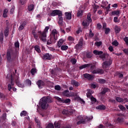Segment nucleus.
Here are the masks:
<instances>
[{"mask_svg": "<svg viewBox=\"0 0 128 128\" xmlns=\"http://www.w3.org/2000/svg\"><path fill=\"white\" fill-rule=\"evenodd\" d=\"M48 102H52L50 97H44L40 100L39 104L43 110H46V108H48Z\"/></svg>", "mask_w": 128, "mask_h": 128, "instance_id": "nucleus-1", "label": "nucleus"}, {"mask_svg": "<svg viewBox=\"0 0 128 128\" xmlns=\"http://www.w3.org/2000/svg\"><path fill=\"white\" fill-rule=\"evenodd\" d=\"M48 30H50V27L48 26H46L44 31H39L38 32V36L41 40L42 42H46V34L48 32Z\"/></svg>", "mask_w": 128, "mask_h": 128, "instance_id": "nucleus-2", "label": "nucleus"}, {"mask_svg": "<svg viewBox=\"0 0 128 128\" xmlns=\"http://www.w3.org/2000/svg\"><path fill=\"white\" fill-rule=\"evenodd\" d=\"M6 78L10 81V84H8V90L10 92L14 84V75L12 74V72L8 74Z\"/></svg>", "mask_w": 128, "mask_h": 128, "instance_id": "nucleus-3", "label": "nucleus"}, {"mask_svg": "<svg viewBox=\"0 0 128 128\" xmlns=\"http://www.w3.org/2000/svg\"><path fill=\"white\" fill-rule=\"evenodd\" d=\"M92 116L90 118H88L86 116L82 117V116H79L77 118V120H79L77 122V124H84L86 122H88V120H92Z\"/></svg>", "mask_w": 128, "mask_h": 128, "instance_id": "nucleus-4", "label": "nucleus"}, {"mask_svg": "<svg viewBox=\"0 0 128 128\" xmlns=\"http://www.w3.org/2000/svg\"><path fill=\"white\" fill-rule=\"evenodd\" d=\"M92 15L90 14H88L87 16V20H84L82 22V25L83 26L84 28H88L90 26V22H92V20L90 18Z\"/></svg>", "mask_w": 128, "mask_h": 128, "instance_id": "nucleus-5", "label": "nucleus"}, {"mask_svg": "<svg viewBox=\"0 0 128 128\" xmlns=\"http://www.w3.org/2000/svg\"><path fill=\"white\" fill-rule=\"evenodd\" d=\"M12 73L13 76H14V80L16 82V85L19 86V88H24V84L20 83V82L18 81V76L16 75V74L14 72H12Z\"/></svg>", "mask_w": 128, "mask_h": 128, "instance_id": "nucleus-6", "label": "nucleus"}, {"mask_svg": "<svg viewBox=\"0 0 128 128\" xmlns=\"http://www.w3.org/2000/svg\"><path fill=\"white\" fill-rule=\"evenodd\" d=\"M93 52L94 54H96V56H100V58H102V60H106V55L104 54H102L104 52H102V51L94 50Z\"/></svg>", "mask_w": 128, "mask_h": 128, "instance_id": "nucleus-7", "label": "nucleus"}, {"mask_svg": "<svg viewBox=\"0 0 128 128\" xmlns=\"http://www.w3.org/2000/svg\"><path fill=\"white\" fill-rule=\"evenodd\" d=\"M14 56H16V55L14 54L12 52V51H8L7 52V60L10 62V60H14Z\"/></svg>", "mask_w": 128, "mask_h": 128, "instance_id": "nucleus-8", "label": "nucleus"}, {"mask_svg": "<svg viewBox=\"0 0 128 128\" xmlns=\"http://www.w3.org/2000/svg\"><path fill=\"white\" fill-rule=\"evenodd\" d=\"M82 46H84V39L82 38H81L80 39L78 44L75 46V48L76 50H80L82 48Z\"/></svg>", "mask_w": 128, "mask_h": 128, "instance_id": "nucleus-9", "label": "nucleus"}, {"mask_svg": "<svg viewBox=\"0 0 128 128\" xmlns=\"http://www.w3.org/2000/svg\"><path fill=\"white\" fill-rule=\"evenodd\" d=\"M56 40L58 38L50 36V38L47 41V44H52L56 42Z\"/></svg>", "mask_w": 128, "mask_h": 128, "instance_id": "nucleus-10", "label": "nucleus"}, {"mask_svg": "<svg viewBox=\"0 0 128 128\" xmlns=\"http://www.w3.org/2000/svg\"><path fill=\"white\" fill-rule=\"evenodd\" d=\"M52 16H62V12L60 10H54L50 14Z\"/></svg>", "mask_w": 128, "mask_h": 128, "instance_id": "nucleus-11", "label": "nucleus"}, {"mask_svg": "<svg viewBox=\"0 0 128 128\" xmlns=\"http://www.w3.org/2000/svg\"><path fill=\"white\" fill-rule=\"evenodd\" d=\"M58 18H59V21L58 23L60 26V28L62 30V28H66V24L62 23L64 22V18H62V16H58Z\"/></svg>", "mask_w": 128, "mask_h": 128, "instance_id": "nucleus-12", "label": "nucleus"}, {"mask_svg": "<svg viewBox=\"0 0 128 128\" xmlns=\"http://www.w3.org/2000/svg\"><path fill=\"white\" fill-rule=\"evenodd\" d=\"M112 60H109L105 61L103 62L102 64V66L103 68H108L110 64H112Z\"/></svg>", "mask_w": 128, "mask_h": 128, "instance_id": "nucleus-13", "label": "nucleus"}, {"mask_svg": "<svg viewBox=\"0 0 128 128\" xmlns=\"http://www.w3.org/2000/svg\"><path fill=\"white\" fill-rule=\"evenodd\" d=\"M56 100H57L59 102H63L65 104H69V102H70V99H66V100H64L60 98L59 97L56 96L55 97Z\"/></svg>", "mask_w": 128, "mask_h": 128, "instance_id": "nucleus-14", "label": "nucleus"}, {"mask_svg": "<svg viewBox=\"0 0 128 128\" xmlns=\"http://www.w3.org/2000/svg\"><path fill=\"white\" fill-rule=\"evenodd\" d=\"M74 110H64L62 112V114H66V116H68V114H74Z\"/></svg>", "mask_w": 128, "mask_h": 128, "instance_id": "nucleus-15", "label": "nucleus"}, {"mask_svg": "<svg viewBox=\"0 0 128 128\" xmlns=\"http://www.w3.org/2000/svg\"><path fill=\"white\" fill-rule=\"evenodd\" d=\"M51 36H54L58 38V32L56 30H53L51 34H50Z\"/></svg>", "mask_w": 128, "mask_h": 128, "instance_id": "nucleus-16", "label": "nucleus"}, {"mask_svg": "<svg viewBox=\"0 0 128 128\" xmlns=\"http://www.w3.org/2000/svg\"><path fill=\"white\" fill-rule=\"evenodd\" d=\"M92 74H104V70L102 69L98 68L92 71Z\"/></svg>", "mask_w": 128, "mask_h": 128, "instance_id": "nucleus-17", "label": "nucleus"}, {"mask_svg": "<svg viewBox=\"0 0 128 128\" xmlns=\"http://www.w3.org/2000/svg\"><path fill=\"white\" fill-rule=\"evenodd\" d=\"M36 84L39 88H42V86H44V82L42 80H38Z\"/></svg>", "mask_w": 128, "mask_h": 128, "instance_id": "nucleus-18", "label": "nucleus"}, {"mask_svg": "<svg viewBox=\"0 0 128 128\" xmlns=\"http://www.w3.org/2000/svg\"><path fill=\"white\" fill-rule=\"evenodd\" d=\"M84 78H87L88 80H92V76L86 73V74H84Z\"/></svg>", "mask_w": 128, "mask_h": 128, "instance_id": "nucleus-19", "label": "nucleus"}, {"mask_svg": "<svg viewBox=\"0 0 128 128\" xmlns=\"http://www.w3.org/2000/svg\"><path fill=\"white\" fill-rule=\"evenodd\" d=\"M120 10H116L112 12V16H120Z\"/></svg>", "mask_w": 128, "mask_h": 128, "instance_id": "nucleus-20", "label": "nucleus"}, {"mask_svg": "<svg viewBox=\"0 0 128 128\" xmlns=\"http://www.w3.org/2000/svg\"><path fill=\"white\" fill-rule=\"evenodd\" d=\"M26 22H23L20 24V26H19L18 30H22L24 28V26H26Z\"/></svg>", "mask_w": 128, "mask_h": 128, "instance_id": "nucleus-21", "label": "nucleus"}, {"mask_svg": "<svg viewBox=\"0 0 128 128\" xmlns=\"http://www.w3.org/2000/svg\"><path fill=\"white\" fill-rule=\"evenodd\" d=\"M64 42V40L62 39H60L58 42V48H60L61 46H62V44Z\"/></svg>", "mask_w": 128, "mask_h": 128, "instance_id": "nucleus-22", "label": "nucleus"}, {"mask_svg": "<svg viewBox=\"0 0 128 128\" xmlns=\"http://www.w3.org/2000/svg\"><path fill=\"white\" fill-rule=\"evenodd\" d=\"M110 90L107 88H105L102 90V91L100 92L101 94H104L106 92H108Z\"/></svg>", "mask_w": 128, "mask_h": 128, "instance_id": "nucleus-23", "label": "nucleus"}, {"mask_svg": "<svg viewBox=\"0 0 128 128\" xmlns=\"http://www.w3.org/2000/svg\"><path fill=\"white\" fill-rule=\"evenodd\" d=\"M71 84L72 86H80V83L75 80H72Z\"/></svg>", "mask_w": 128, "mask_h": 128, "instance_id": "nucleus-24", "label": "nucleus"}, {"mask_svg": "<svg viewBox=\"0 0 128 128\" xmlns=\"http://www.w3.org/2000/svg\"><path fill=\"white\" fill-rule=\"evenodd\" d=\"M82 14H84V11L82 10H78L77 12V16L78 18H82Z\"/></svg>", "mask_w": 128, "mask_h": 128, "instance_id": "nucleus-25", "label": "nucleus"}, {"mask_svg": "<svg viewBox=\"0 0 128 128\" xmlns=\"http://www.w3.org/2000/svg\"><path fill=\"white\" fill-rule=\"evenodd\" d=\"M90 64H84V65H82L79 67L80 70H83V68H86L90 67Z\"/></svg>", "mask_w": 128, "mask_h": 128, "instance_id": "nucleus-26", "label": "nucleus"}, {"mask_svg": "<svg viewBox=\"0 0 128 128\" xmlns=\"http://www.w3.org/2000/svg\"><path fill=\"white\" fill-rule=\"evenodd\" d=\"M116 120L117 122H118L119 124H122V122H124V119L122 117H118Z\"/></svg>", "mask_w": 128, "mask_h": 128, "instance_id": "nucleus-27", "label": "nucleus"}, {"mask_svg": "<svg viewBox=\"0 0 128 128\" xmlns=\"http://www.w3.org/2000/svg\"><path fill=\"white\" fill-rule=\"evenodd\" d=\"M65 16L67 20H70L72 18V14H70V12H65Z\"/></svg>", "mask_w": 128, "mask_h": 128, "instance_id": "nucleus-28", "label": "nucleus"}, {"mask_svg": "<svg viewBox=\"0 0 128 128\" xmlns=\"http://www.w3.org/2000/svg\"><path fill=\"white\" fill-rule=\"evenodd\" d=\"M96 110H106V106L104 105H100L96 106Z\"/></svg>", "mask_w": 128, "mask_h": 128, "instance_id": "nucleus-29", "label": "nucleus"}, {"mask_svg": "<svg viewBox=\"0 0 128 128\" xmlns=\"http://www.w3.org/2000/svg\"><path fill=\"white\" fill-rule=\"evenodd\" d=\"M34 120L36 124L38 126H40V119H38V118L36 117L34 118Z\"/></svg>", "mask_w": 128, "mask_h": 128, "instance_id": "nucleus-30", "label": "nucleus"}, {"mask_svg": "<svg viewBox=\"0 0 128 128\" xmlns=\"http://www.w3.org/2000/svg\"><path fill=\"white\" fill-rule=\"evenodd\" d=\"M51 57L50 54L47 53L44 56V60H50Z\"/></svg>", "mask_w": 128, "mask_h": 128, "instance_id": "nucleus-31", "label": "nucleus"}, {"mask_svg": "<svg viewBox=\"0 0 128 128\" xmlns=\"http://www.w3.org/2000/svg\"><path fill=\"white\" fill-rule=\"evenodd\" d=\"M32 35L34 36V38L36 40H38V34H36V31L32 30Z\"/></svg>", "mask_w": 128, "mask_h": 128, "instance_id": "nucleus-32", "label": "nucleus"}, {"mask_svg": "<svg viewBox=\"0 0 128 128\" xmlns=\"http://www.w3.org/2000/svg\"><path fill=\"white\" fill-rule=\"evenodd\" d=\"M8 8H5L4 10L3 16L4 18H6L8 16Z\"/></svg>", "mask_w": 128, "mask_h": 128, "instance_id": "nucleus-33", "label": "nucleus"}, {"mask_svg": "<svg viewBox=\"0 0 128 128\" xmlns=\"http://www.w3.org/2000/svg\"><path fill=\"white\" fill-rule=\"evenodd\" d=\"M114 30H115V32L116 34H118V32H120V27L118 26H115Z\"/></svg>", "mask_w": 128, "mask_h": 128, "instance_id": "nucleus-34", "label": "nucleus"}, {"mask_svg": "<svg viewBox=\"0 0 128 128\" xmlns=\"http://www.w3.org/2000/svg\"><path fill=\"white\" fill-rule=\"evenodd\" d=\"M34 49H35V50H36V52H38V54H40V46L36 45L34 46Z\"/></svg>", "mask_w": 128, "mask_h": 128, "instance_id": "nucleus-35", "label": "nucleus"}, {"mask_svg": "<svg viewBox=\"0 0 128 128\" xmlns=\"http://www.w3.org/2000/svg\"><path fill=\"white\" fill-rule=\"evenodd\" d=\"M34 4H30L28 6V10L32 12V10H34Z\"/></svg>", "mask_w": 128, "mask_h": 128, "instance_id": "nucleus-36", "label": "nucleus"}, {"mask_svg": "<svg viewBox=\"0 0 128 128\" xmlns=\"http://www.w3.org/2000/svg\"><path fill=\"white\" fill-rule=\"evenodd\" d=\"M68 48V46L63 45L61 46V50H66Z\"/></svg>", "mask_w": 128, "mask_h": 128, "instance_id": "nucleus-37", "label": "nucleus"}, {"mask_svg": "<svg viewBox=\"0 0 128 128\" xmlns=\"http://www.w3.org/2000/svg\"><path fill=\"white\" fill-rule=\"evenodd\" d=\"M16 7L14 6H11V9L10 10V14H12L14 12V10Z\"/></svg>", "mask_w": 128, "mask_h": 128, "instance_id": "nucleus-38", "label": "nucleus"}, {"mask_svg": "<svg viewBox=\"0 0 128 128\" xmlns=\"http://www.w3.org/2000/svg\"><path fill=\"white\" fill-rule=\"evenodd\" d=\"M54 126L56 128H60V122H56L54 123Z\"/></svg>", "mask_w": 128, "mask_h": 128, "instance_id": "nucleus-39", "label": "nucleus"}, {"mask_svg": "<svg viewBox=\"0 0 128 128\" xmlns=\"http://www.w3.org/2000/svg\"><path fill=\"white\" fill-rule=\"evenodd\" d=\"M30 72L32 76H34L35 74H36V68H32Z\"/></svg>", "mask_w": 128, "mask_h": 128, "instance_id": "nucleus-40", "label": "nucleus"}, {"mask_svg": "<svg viewBox=\"0 0 128 128\" xmlns=\"http://www.w3.org/2000/svg\"><path fill=\"white\" fill-rule=\"evenodd\" d=\"M28 113H26V112L25 110H23L22 112H20V116H26Z\"/></svg>", "mask_w": 128, "mask_h": 128, "instance_id": "nucleus-41", "label": "nucleus"}, {"mask_svg": "<svg viewBox=\"0 0 128 128\" xmlns=\"http://www.w3.org/2000/svg\"><path fill=\"white\" fill-rule=\"evenodd\" d=\"M116 100L118 102H124V99H122L120 97L116 98Z\"/></svg>", "mask_w": 128, "mask_h": 128, "instance_id": "nucleus-42", "label": "nucleus"}, {"mask_svg": "<svg viewBox=\"0 0 128 128\" xmlns=\"http://www.w3.org/2000/svg\"><path fill=\"white\" fill-rule=\"evenodd\" d=\"M8 32H10V30H8V28H6V29L4 30V36H8Z\"/></svg>", "mask_w": 128, "mask_h": 128, "instance_id": "nucleus-43", "label": "nucleus"}, {"mask_svg": "<svg viewBox=\"0 0 128 128\" xmlns=\"http://www.w3.org/2000/svg\"><path fill=\"white\" fill-rule=\"evenodd\" d=\"M118 107L120 109V110H126V108L124 107V106H122V105H119L118 106Z\"/></svg>", "mask_w": 128, "mask_h": 128, "instance_id": "nucleus-44", "label": "nucleus"}, {"mask_svg": "<svg viewBox=\"0 0 128 128\" xmlns=\"http://www.w3.org/2000/svg\"><path fill=\"white\" fill-rule=\"evenodd\" d=\"M114 22H118L120 23V20H118V18L117 16L114 17Z\"/></svg>", "mask_w": 128, "mask_h": 128, "instance_id": "nucleus-45", "label": "nucleus"}, {"mask_svg": "<svg viewBox=\"0 0 128 128\" xmlns=\"http://www.w3.org/2000/svg\"><path fill=\"white\" fill-rule=\"evenodd\" d=\"M70 62H72L73 64H76V58H72L70 60Z\"/></svg>", "mask_w": 128, "mask_h": 128, "instance_id": "nucleus-46", "label": "nucleus"}, {"mask_svg": "<svg viewBox=\"0 0 128 128\" xmlns=\"http://www.w3.org/2000/svg\"><path fill=\"white\" fill-rule=\"evenodd\" d=\"M106 126L108 128H114V126L112 124L108 123H106Z\"/></svg>", "mask_w": 128, "mask_h": 128, "instance_id": "nucleus-47", "label": "nucleus"}, {"mask_svg": "<svg viewBox=\"0 0 128 128\" xmlns=\"http://www.w3.org/2000/svg\"><path fill=\"white\" fill-rule=\"evenodd\" d=\"M112 44L114 46H118V42L117 40H114L112 42Z\"/></svg>", "mask_w": 128, "mask_h": 128, "instance_id": "nucleus-48", "label": "nucleus"}, {"mask_svg": "<svg viewBox=\"0 0 128 128\" xmlns=\"http://www.w3.org/2000/svg\"><path fill=\"white\" fill-rule=\"evenodd\" d=\"M98 82L100 84H104L106 82V80L104 79H98Z\"/></svg>", "mask_w": 128, "mask_h": 128, "instance_id": "nucleus-49", "label": "nucleus"}, {"mask_svg": "<svg viewBox=\"0 0 128 128\" xmlns=\"http://www.w3.org/2000/svg\"><path fill=\"white\" fill-rule=\"evenodd\" d=\"M0 98H2V100H4L6 98V96L4 94L0 92Z\"/></svg>", "mask_w": 128, "mask_h": 128, "instance_id": "nucleus-50", "label": "nucleus"}, {"mask_svg": "<svg viewBox=\"0 0 128 128\" xmlns=\"http://www.w3.org/2000/svg\"><path fill=\"white\" fill-rule=\"evenodd\" d=\"M86 56L87 58H90L92 56V52H88L86 54Z\"/></svg>", "mask_w": 128, "mask_h": 128, "instance_id": "nucleus-51", "label": "nucleus"}, {"mask_svg": "<svg viewBox=\"0 0 128 128\" xmlns=\"http://www.w3.org/2000/svg\"><path fill=\"white\" fill-rule=\"evenodd\" d=\"M26 84H28V86L32 85V81H30V80H26Z\"/></svg>", "mask_w": 128, "mask_h": 128, "instance_id": "nucleus-52", "label": "nucleus"}, {"mask_svg": "<svg viewBox=\"0 0 128 128\" xmlns=\"http://www.w3.org/2000/svg\"><path fill=\"white\" fill-rule=\"evenodd\" d=\"M94 36V33L92 32V30H90L89 38H92Z\"/></svg>", "mask_w": 128, "mask_h": 128, "instance_id": "nucleus-53", "label": "nucleus"}, {"mask_svg": "<svg viewBox=\"0 0 128 128\" xmlns=\"http://www.w3.org/2000/svg\"><path fill=\"white\" fill-rule=\"evenodd\" d=\"M48 128H54V124L50 123L49 124L48 126H47Z\"/></svg>", "mask_w": 128, "mask_h": 128, "instance_id": "nucleus-54", "label": "nucleus"}, {"mask_svg": "<svg viewBox=\"0 0 128 128\" xmlns=\"http://www.w3.org/2000/svg\"><path fill=\"white\" fill-rule=\"evenodd\" d=\"M64 94L66 96H70V94H68V90H66L64 92Z\"/></svg>", "mask_w": 128, "mask_h": 128, "instance_id": "nucleus-55", "label": "nucleus"}, {"mask_svg": "<svg viewBox=\"0 0 128 128\" xmlns=\"http://www.w3.org/2000/svg\"><path fill=\"white\" fill-rule=\"evenodd\" d=\"M90 100H91V101L92 102H96V99L94 98V97L92 96V97L90 98Z\"/></svg>", "mask_w": 128, "mask_h": 128, "instance_id": "nucleus-56", "label": "nucleus"}, {"mask_svg": "<svg viewBox=\"0 0 128 128\" xmlns=\"http://www.w3.org/2000/svg\"><path fill=\"white\" fill-rule=\"evenodd\" d=\"M68 40H70V42H74V38L72 36H70L68 37Z\"/></svg>", "mask_w": 128, "mask_h": 128, "instance_id": "nucleus-57", "label": "nucleus"}, {"mask_svg": "<svg viewBox=\"0 0 128 128\" xmlns=\"http://www.w3.org/2000/svg\"><path fill=\"white\" fill-rule=\"evenodd\" d=\"M15 48H20V42H16L14 43Z\"/></svg>", "mask_w": 128, "mask_h": 128, "instance_id": "nucleus-58", "label": "nucleus"}, {"mask_svg": "<svg viewBox=\"0 0 128 128\" xmlns=\"http://www.w3.org/2000/svg\"><path fill=\"white\" fill-rule=\"evenodd\" d=\"M0 42H2V40H4V34L2 33L0 34Z\"/></svg>", "mask_w": 128, "mask_h": 128, "instance_id": "nucleus-59", "label": "nucleus"}, {"mask_svg": "<svg viewBox=\"0 0 128 128\" xmlns=\"http://www.w3.org/2000/svg\"><path fill=\"white\" fill-rule=\"evenodd\" d=\"M27 0H20V2L21 4H24Z\"/></svg>", "mask_w": 128, "mask_h": 128, "instance_id": "nucleus-60", "label": "nucleus"}, {"mask_svg": "<svg viewBox=\"0 0 128 128\" xmlns=\"http://www.w3.org/2000/svg\"><path fill=\"white\" fill-rule=\"evenodd\" d=\"M60 86L57 85L55 86V90H60Z\"/></svg>", "mask_w": 128, "mask_h": 128, "instance_id": "nucleus-61", "label": "nucleus"}, {"mask_svg": "<svg viewBox=\"0 0 128 128\" xmlns=\"http://www.w3.org/2000/svg\"><path fill=\"white\" fill-rule=\"evenodd\" d=\"M86 96H87V98H92V94H90V93L88 92L86 93Z\"/></svg>", "mask_w": 128, "mask_h": 128, "instance_id": "nucleus-62", "label": "nucleus"}, {"mask_svg": "<svg viewBox=\"0 0 128 128\" xmlns=\"http://www.w3.org/2000/svg\"><path fill=\"white\" fill-rule=\"evenodd\" d=\"M95 44L96 46H102V42H96L95 43Z\"/></svg>", "mask_w": 128, "mask_h": 128, "instance_id": "nucleus-63", "label": "nucleus"}, {"mask_svg": "<svg viewBox=\"0 0 128 128\" xmlns=\"http://www.w3.org/2000/svg\"><path fill=\"white\" fill-rule=\"evenodd\" d=\"M124 40L125 42H126V44H127V46H128V37H126L124 38Z\"/></svg>", "mask_w": 128, "mask_h": 128, "instance_id": "nucleus-64", "label": "nucleus"}]
</instances>
